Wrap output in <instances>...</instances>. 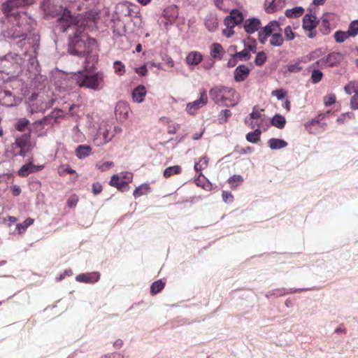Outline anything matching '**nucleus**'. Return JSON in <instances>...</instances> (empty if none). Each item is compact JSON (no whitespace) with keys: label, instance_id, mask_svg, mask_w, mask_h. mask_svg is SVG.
Returning a JSON list of instances; mask_svg holds the SVG:
<instances>
[{"label":"nucleus","instance_id":"nucleus-1","mask_svg":"<svg viewBox=\"0 0 358 358\" xmlns=\"http://www.w3.org/2000/svg\"><path fill=\"white\" fill-rule=\"evenodd\" d=\"M60 14L58 16L56 27L62 32H65L69 28L76 30L73 37H70L69 44V52L72 55L87 57L85 62L88 64L90 59L95 60V55L87 57L93 51L96 45V41L93 38H88L85 41L81 36L84 27L80 24L81 16L73 17L66 8H59Z\"/></svg>","mask_w":358,"mask_h":358},{"label":"nucleus","instance_id":"nucleus-2","mask_svg":"<svg viewBox=\"0 0 358 358\" xmlns=\"http://www.w3.org/2000/svg\"><path fill=\"white\" fill-rule=\"evenodd\" d=\"M210 98L216 103H223L227 106V102L234 106L238 103V95L235 90L224 86H216L209 92Z\"/></svg>","mask_w":358,"mask_h":358},{"label":"nucleus","instance_id":"nucleus-3","mask_svg":"<svg viewBox=\"0 0 358 358\" xmlns=\"http://www.w3.org/2000/svg\"><path fill=\"white\" fill-rule=\"evenodd\" d=\"M122 131V129L114 124L103 122L94 136V141L97 146H102L110 142L112 139Z\"/></svg>","mask_w":358,"mask_h":358},{"label":"nucleus","instance_id":"nucleus-4","mask_svg":"<svg viewBox=\"0 0 358 358\" xmlns=\"http://www.w3.org/2000/svg\"><path fill=\"white\" fill-rule=\"evenodd\" d=\"M25 59L15 53H8L0 58V71L8 75L15 74L21 71Z\"/></svg>","mask_w":358,"mask_h":358},{"label":"nucleus","instance_id":"nucleus-5","mask_svg":"<svg viewBox=\"0 0 358 358\" xmlns=\"http://www.w3.org/2000/svg\"><path fill=\"white\" fill-rule=\"evenodd\" d=\"M103 80V75L96 73L92 75H83L80 72L76 76V83L79 87H85L93 90H98Z\"/></svg>","mask_w":358,"mask_h":358},{"label":"nucleus","instance_id":"nucleus-6","mask_svg":"<svg viewBox=\"0 0 358 358\" xmlns=\"http://www.w3.org/2000/svg\"><path fill=\"white\" fill-rule=\"evenodd\" d=\"M13 147L14 149H19V152L15 153V155L24 157L34 147V143L31 141V132L29 131L16 136Z\"/></svg>","mask_w":358,"mask_h":358},{"label":"nucleus","instance_id":"nucleus-7","mask_svg":"<svg viewBox=\"0 0 358 358\" xmlns=\"http://www.w3.org/2000/svg\"><path fill=\"white\" fill-rule=\"evenodd\" d=\"M52 105V101L46 102L43 96L33 94L27 101V110L30 113L34 114L43 112L51 107Z\"/></svg>","mask_w":358,"mask_h":358},{"label":"nucleus","instance_id":"nucleus-8","mask_svg":"<svg viewBox=\"0 0 358 358\" xmlns=\"http://www.w3.org/2000/svg\"><path fill=\"white\" fill-rule=\"evenodd\" d=\"M302 28L309 38H313L317 35L316 27L318 20L315 15L310 13L306 14L303 17Z\"/></svg>","mask_w":358,"mask_h":358},{"label":"nucleus","instance_id":"nucleus-9","mask_svg":"<svg viewBox=\"0 0 358 358\" xmlns=\"http://www.w3.org/2000/svg\"><path fill=\"white\" fill-rule=\"evenodd\" d=\"M33 0H8L3 4V11L7 16L13 15L17 20L20 14L15 12V8L32 3Z\"/></svg>","mask_w":358,"mask_h":358},{"label":"nucleus","instance_id":"nucleus-10","mask_svg":"<svg viewBox=\"0 0 358 358\" xmlns=\"http://www.w3.org/2000/svg\"><path fill=\"white\" fill-rule=\"evenodd\" d=\"M343 59V55L341 52H333L329 53L327 57H322L315 63L313 64V66H320L323 68L324 66L333 67L338 65Z\"/></svg>","mask_w":358,"mask_h":358},{"label":"nucleus","instance_id":"nucleus-11","mask_svg":"<svg viewBox=\"0 0 358 358\" xmlns=\"http://www.w3.org/2000/svg\"><path fill=\"white\" fill-rule=\"evenodd\" d=\"M280 31L281 28L280 22L276 20L271 21L267 25H266L259 31V41L262 44H264L270 36Z\"/></svg>","mask_w":358,"mask_h":358},{"label":"nucleus","instance_id":"nucleus-12","mask_svg":"<svg viewBox=\"0 0 358 358\" xmlns=\"http://www.w3.org/2000/svg\"><path fill=\"white\" fill-rule=\"evenodd\" d=\"M208 103V96L206 91L203 90L200 92V96L198 99L195 100L193 102L188 103L186 105L185 110L189 115H195L196 112L203 106H205Z\"/></svg>","mask_w":358,"mask_h":358},{"label":"nucleus","instance_id":"nucleus-13","mask_svg":"<svg viewBox=\"0 0 358 358\" xmlns=\"http://www.w3.org/2000/svg\"><path fill=\"white\" fill-rule=\"evenodd\" d=\"M243 20V13L236 9L232 10L229 15L224 19V24L227 27L234 28L236 25L241 24Z\"/></svg>","mask_w":358,"mask_h":358},{"label":"nucleus","instance_id":"nucleus-14","mask_svg":"<svg viewBox=\"0 0 358 358\" xmlns=\"http://www.w3.org/2000/svg\"><path fill=\"white\" fill-rule=\"evenodd\" d=\"M17 103L15 97L10 91L6 90L0 87V104L7 107L13 106Z\"/></svg>","mask_w":358,"mask_h":358},{"label":"nucleus","instance_id":"nucleus-15","mask_svg":"<svg viewBox=\"0 0 358 358\" xmlns=\"http://www.w3.org/2000/svg\"><path fill=\"white\" fill-rule=\"evenodd\" d=\"M130 107L124 101H119L115 108V114L117 118L120 120H126L129 117Z\"/></svg>","mask_w":358,"mask_h":358},{"label":"nucleus","instance_id":"nucleus-16","mask_svg":"<svg viewBox=\"0 0 358 358\" xmlns=\"http://www.w3.org/2000/svg\"><path fill=\"white\" fill-rule=\"evenodd\" d=\"M44 168L43 165L35 166L31 162L24 164L18 171V175L20 177H26L29 174L41 171Z\"/></svg>","mask_w":358,"mask_h":358},{"label":"nucleus","instance_id":"nucleus-17","mask_svg":"<svg viewBox=\"0 0 358 358\" xmlns=\"http://www.w3.org/2000/svg\"><path fill=\"white\" fill-rule=\"evenodd\" d=\"M100 274L99 272H91L87 273H81L76 277L78 282L85 283H94L99 280Z\"/></svg>","mask_w":358,"mask_h":358},{"label":"nucleus","instance_id":"nucleus-18","mask_svg":"<svg viewBox=\"0 0 358 358\" xmlns=\"http://www.w3.org/2000/svg\"><path fill=\"white\" fill-rule=\"evenodd\" d=\"M261 26V21L255 17L248 19L244 22L245 31L248 34H253L258 31Z\"/></svg>","mask_w":358,"mask_h":358},{"label":"nucleus","instance_id":"nucleus-19","mask_svg":"<svg viewBox=\"0 0 358 358\" xmlns=\"http://www.w3.org/2000/svg\"><path fill=\"white\" fill-rule=\"evenodd\" d=\"M250 69L245 65H239L234 71V79L236 82L244 81L250 73Z\"/></svg>","mask_w":358,"mask_h":358},{"label":"nucleus","instance_id":"nucleus-20","mask_svg":"<svg viewBox=\"0 0 358 358\" xmlns=\"http://www.w3.org/2000/svg\"><path fill=\"white\" fill-rule=\"evenodd\" d=\"M147 94V90L143 85H138L132 92V99L136 103L143 101Z\"/></svg>","mask_w":358,"mask_h":358},{"label":"nucleus","instance_id":"nucleus-21","mask_svg":"<svg viewBox=\"0 0 358 358\" xmlns=\"http://www.w3.org/2000/svg\"><path fill=\"white\" fill-rule=\"evenodd\" d=\"M61 115V110H55L40 120L45 125V127L50 128L56 122L57 119Z\"/></svg>","mask_w":358,"mask_h":358},{"label":"nucleus","instance_id":"nucleus-22","mask_svg":"<svg viewBox=\"0 0 358 358\" xmlns=\"http://www.w3.org/2000/svg\"><path fill=\"white\" fill-rule=\"evenodd\" d=\"M110 185L115 187L122 192L127 191L129 188L127 182L122 180L121 178L117 175H114L111 177Z\"/></svg>","mask_w":358,"mask_h":358},{"label":"nucleus","instance_id":"nucleus-23","mask_svg":"<svg viewBox=\"0 0 358 358\" xmlns=\"http://www.w3.org/2000/svg\"><path fill=\"white\" fill-rule=\"evenodd\" d=\"M202 59L203 57L200 52L197 51H192L187 55L186 57V62L188 65L196 66L202 61Z\"/></svg>","mask_w":358,"mask_h":358},{"label":"nucleus","instance_id":"nucleus-24","mask_svg":"<svg viewBox=\"0 0 358 358\" xmlns=\"http://www.w3.org/2000/svg\"><path fill=\"white\" fill-rule=\"evenodd\" d=\"M92 148L87 145H80L76 149V155L80 159H85L91 155Z\"/></svg>","mask_w":358,"mask_h":358},{"label":"nucleus","instance_id":"nucleus-25","mask_svg":"<svg viewBox=\"0 0 358 358\" xmlns=\"http://www.w3.org/2000/svg\"><path fill=\"white\" fill-rule=\"evenodd\" d=\"M268 143L271 150L281 149L287 145V143L284 140L274 138L269 139Z\"/></svg>","mask_w":358,"mask_h":358},{"label":"nucleus","instance_id":"nucleus-26","mask_svg":"<svg viewBox=\"0 0 358 358\" xmlns=\"http://www.w3.org/2000/svg\"><path fill=\"white\" fill-rule=\"evenodd\" d=\"M270 45L274 47H280L284 43V38L280 32L275 33L270 36Z\"/></svg>","mask_w":358,"mask_h":358},{"label":"nucleus","instance_id":"nucleus-27","mask_svg":"<svg viewBox=\"0 0 358 358\" xmlns=\"http://www.w3.org/2000/svg\"><path fill=\"white\" fill-rule=\"evenodd\" d=\"M271 124L273 126L281 129L285 127L286 120L284 116L280 114H276L271 119Z\"/></svg>","mask_w":358,"mask_h":358},{"label":"nucleus","instance_id":"nucleus-28","mask_svg":"<svg viewBox=\"0 0 358 358\" xmlns=\"http://www.w3.org/2000/svg\"><path fill=\"white\" fill-rule=\"evenodd\" d=\"M224 53L222 45L219 43H214L212 46L210 55L215 59H221Z\"/></svg>","mask_w":358,"mask_h":358},{"label":"nucleus","instance_id":"nucleus-29","mask_svg":"<svg viewBox=\"0 0 358 358\" xmlns=\"http://www.w3.org/2000/svg\"><path fill=\"white\" fill-rule=\"evenodd\" d=\"M29 120L25 117H21L17 120L15 124V128L20 132H24L29 127Z\"/></svg>","mask_w":358,"mask_h":358},{"label":"nucleus","instance_id":"nucleus-30","mask_svg":"<svg viewBox=\"0 0 358 358\" xmlns=\"http://www.w3.org/2000/svg\"><path fill=\"white\" fill-rule=\"evenodd\" d=\"M304 9L301 6L294 7L285 10V15L287 17H299L303 15Z\"/></svg>","mask_w":358,"mask_h":358},{"label":"nucleus","instance_id":"nucleus-31","mask_svg":"<svg viewBox=\"0 0 358 358\" xmlns=\"http://www.w3.org/2000/svg\"><path fill=\"white\" fill-rule=\"evenodd\" d=\"M34 131L37 133L38 136H44L46 134V130L45 125L41 122V120L36 121L32 124Z\"/></svg>","mask_w":358,"mask_h":358},{"label":"nucleus","instance_id":"nucleus-32","mask_svg":"<svg viewBox=\"0 0 358 358\" xmlns=\"http://www.w3.org/2000/svg\"><path fill=\"white\" fill-rule=\"evenodd\" d=\"M181 167L180 166H173L166 168L164 171V176L165 178H169L172 175L179 174L181 172Z\"/></svg>","mask_w":358,"mask_h":358},{"label":"nucleus","instance_id":"nucleus-33","mask_svg":"<svg viewBox=\"0 0 358 358\" xmlns=\"http://www.w3.org/2000/svg\"><path fill=\"white\" fill-rule=\"evenodd\" d=\"M261 133L262 131L259 129H256L253 132L248 133L246 135V139L250 143H255L259 140Z\"/></svg>","mask_w":358,"mask_h":358},{"label":"nucleus","instance_id":"nucleus-34","mask_svg":"<svg viewBox=\"0 0 358 358\" xmlns=\"http://www.w3.org/2000/svg\"><path fill=\"white\" fill-rule=\"evenodd\" d=\"M150 190V187L147 184H143L136 188L134 191V196L135 198L139 197L142 195L146 194Z\"/></svg>","mask_w":358,"mask_h":358},{"label":"nucleus","instance_id":"nucleus-35","mask_svg":"<svg viewBox=\"0 0 358 358\" xmlns=\"http://www.w3.org/2000/svg\"><path fill=\"white\" fill-rule=\"evenodd\" d=\"M344 90L348 94L352 93L358 94V83L356 81L350 82L345 86Z\"/></svg>","mask_w":358,"mask_h":358},{"label":"nucleus","instance_id":"nucleus-36","mask_svg":"<svg viewBox=\"0 0 358 358\" xmlns=\"http://www.w3.org/2000/svg\"><path fill=\"white\" fill-rule=\"evenodd\" d=\"M34 223V219L28 217L22 223H19L16 226V229L19 234H21L27 229L28 227Z\"/></svg>","mask_w":358,"mask_h":358},{"label":"nucleus","instance_id":"nucleus-37","mask_svg":"<svg viewBox=\"0 0 358 358\" xmlns=\"http://www.w3.org/2000/svg\"><path fill=\"white\" fill-rule=\"evenodd\" d=\"M301 289H294V288H290L287 290L285 289H277L273 290L271 292V295H277V296H283L285 294H289L295 293V292L301 291Z\"/></svg>","mask_w":358,"mask_h":358},{"label":"nucleus","instance_id":"nucleus-38","mask_svg":"<svg viewBox=\"0 0 358 358\" xmlns=\"http://www.w3.org/2000/svg\"><path fill=\"white\" fill-rule=\"evenodd\" d=\"M349 37H350V36L348 35V31H337L334 34V39L337 43H339L344 42Z\"/></svg>","mask_w":358,"mask_h":358},{"label":"nucleus","instance_id":"nucleus-39","mask_svg":"<svg viewBox=\"0 0 358 358\" xmlns=\"http://www.w3.org/2000/svg\"><path fill=\"white\" fill-rule=\"evenodd\" d=\"M208 159L206 157H203L199 159L198 162L194 164V170L199 172L208 166Z\"/></svg>","mask_w":358,"mask_h":358},{"label":"nucleus","instance_id":"nucleus-40","mask_svg":"<svg viewBox=\"0 0 358 358\" xmlns=\"http://www.w3.org/2000/svg\"><path fill=\"white\" fill-rule=\"evenodd\" d=\"M164 287V283L161 280L154 282L150 287V292L152 294H156L159 292Z\"/></svg>","mask_w":358,"mask_h":358},{"label":"nucleus","instance_id":"nucleus-41","mask_svg":"<svg viewBox=\"0 0 358 358\" xmlns=\"http://www.w3.org/2000/svg\"><path fill=\"white\" fill-rule=\"evenodd\" d=\"M348 33L350 37H355L358 34V20H354L350 24Z\"/></svg>","mask_w":358,"mask_h":358},{"label":"nucleus","instance_id":"nucleus-42","mask_svg":"<svg viewBox=\"0 0 358 358\" xmlns=\"http://www.w3.org/2000/svg\"><path fill=\"white\" fill-rule=\"evenodd\" d=\"M323 77V73L320 70L314 69L311 73V82L314 84L318 83L321 81Z\"/></svg>","mask_w":358,"mask_h":358},{"label":"nucleus","instance_id":"nucleus-43","mask_svg":"<svg viewBox=\"0 0 358 358\" xmlns=\"http://www.w3.org/2000/svg\"><path fill=\"white\" fill-rule=\"evenodd\" d=\"M113 68L115 72L120 76H122L125 72V66L120 61H115L113 64Z\"/></svg>","mask_w":358,"mask_h":358},{"label":"nucleus","instance_id":"nucleus-44","mask_svg":"<svg viewBox=\"0 0 358 358\" xmlns=\"http://www.w3.org/2000/svg\"><path fill=\"white\" fill-rule=\"evenodd\" d=\"M262 111L255 110V108H253L252 112L250 114V116L253 120H261V121H266V116L265 115L262 114Z\"/></svg>","mask_w":358,"mask_h":358},{"label":"nucleus","instance_id":"nucleus-45","mask_svg":"<svg viewBox=\"0 0 358 358\" xmlns=\"http://www.w3.org/2000/svg\"><path fill=\"white\" fill-rule=\"evenodd\" d=\"M323 119V116L319 115L316 118L313 119L310 122H307L305 124L306 129L310 132L312 133V126H314L315 124H320V121Z\"/></svg>","mask_w":358,"mask_h":358},{"label":"nucleus","instance_id":"nucleus-46","mask_svg":"<svg viewBox=\"0 0 358 358\" xmlns=\"http://www.w3.org/2000/svg\"><path fill=\"white\" fill-rule=\"evenodd\" d=\"M231 113L229 110H222L219 115V122L223 124L227 122L228 118L231 116Z\"/></svg>","mask_w":358,"mask_h":358},{"label":"nucleus","instance_id":"nucleus-47","mask_svg":"<svg viewBox=\"0 0 358 358\" xmlns=\"http://www.w3.org/2000/svg\"><path fill=\"white\" fill-rule=\"evenodd\" d=\"M320 30L324 35H327L330 32V24L327 20H322Z\"/></svg>","mask_w":358,"mask_h":358},{"label":"nucleus","instance_id":"nucleus-48","mask_svg":"<svg viewBox=\"0 0 358 358\" xmlns=\"http://www.w3.org/2000/svg\"><path fill=\"white\" fill-rule=\"evenodd\" d=\"M284 34L287 41H292L296 37V34L290 26H287L284 29Z\"/></svg>","mask_w":358,"mask_h":358},{"label":"nucleus","instance_id":"nucleus-49","mask_svg":"<svg viewBox=\"0 0 358 358\" xmlns=\"http://www.w3.org/2000/svg\"><path fill=\"white\" fill-rule=\"evenodd\" d=\"M96 166L101 171H106L113 166V163L112 162H100L97 164Z\"/></svg>","mask_w":358,"mask_h":358},{"label":"nucleus","instance_id":"nucleus-50","mask_svg":"<svg viewBox=\"0 0 358 358\" xmlns=\"http://www.w3.org/2000/svg\"><path fill=\"white\" fill-rule=\"evenodd\" d=\"M266 56L264 52L257 53L255 59V64L257 66H262L266 62Z\"/></svg>","mask_w":358,"mask_h":358},{"label":"nucleus","instance_id":"nucleus-51","mask_svg":"<svg viewBox=\"0 0 358 358\" xmlns=\"http://www.w3.org/2000/svg\"><path fill=\"white\" fill-rule=\"evenodd\" d=\"M234 55L237 57H239L241 60L247 61L250 57V53H249V51H248V49H245V50H242L241 52H236Z\"/></svg>","mask_w":358,"mask_h":358},{"label":"nucleus","instance_id":"nucleus-52","mask_svg":"<svg viewBox=\"0 0 358 358\" xmlns=\"http://www.w3.org/2000/svg\"><path fill=\"white\" fill-rule=\"evenodd\" d=\"M336 98L335 94H330L326 96L324 99L325 106H331L336 102Z\"/></svg>","mask_w":358,"mask_h":358},{"label":"nucleus","instance_id":"nucleus-53","mask_svg":"<svg viewBox=\"0 0 358 358\" xmlns=\"http://www.w3.org/2000/svg\"><path fill=\"white\" fill-rule=\"evenodd\" d=\"M287 69L289 72L297 73V72H299L302 69V67L300 66L299 63H294V64L288 65Z\"/></svg>","mask_w":358,"mask_h":358},{"label":"nucleus","instance_id":"nucleus-54","mask_svg":"<svg viewBox=\"0 0 358 358\" xmlns=\"http://www.w3.org/2000/svg\"><path fill=\"white\" fill-rule=\"evenodd\" d=\"M282 0H272L269 6L266 8V12L268 13H274L276 10V4L278 2H280Z\"/></svg>","mask_w":358,"mask_h":358},{"label":"nucleus","instance_id":"nucleus-55","mask_svg":"<svg viewBox=\"0 0 358 358\" xmlns=\"http://www.w3.org/2000/svg\"><path fill=\"white\" fill-rule=\"evenodd\" d=\"M243 180V178L240 175H234L231 177H230L228 180V182L231 184V186L233 187V184L234 182L241 183Z\"/></svg>","mask_w":358,"mask_h":358},{"label":"nucleus","instance_id":"nucleus-56","mask_svg":"<svg viewBox=\"0 0 358 358\" xmlns=\"http://www.w3.org/2000/svg\"><path fill=\"white\" fill-rule=\"evenodd\" d=\"M78 201V199L76 195L70 196L67 200V206L69 208H74Z\"/></svg>","mask_w":358,"mask_h":358},{"label":"nucleus","instance_id":"nucleus-57","mask_svg":"<svg viewBox=\"0 0 358 358\" xmlns=\"http://www.w3.org/2000/svg\"><path fill=\"white\" fill-rule=\"evenodd\" d=\"M271 94L276 96L278 100H281L285 96V92L282 89L273 90Z\"/></svg>","mask_w":358,"mask_h":358},{"label":"nucleus","instance_id":"nucleus-58","mask_svg":"<svg viewBox=\"0 0 358 358\" xmlns=\"http://www.w3.org/2000/svg\"><path fill=\"white\" fill-rule=\"evenodd\" d=\"M350 106L354 110L358 109V94H355L350 101Z\"/></svg>","mask_w":358,"mask_h":358},{"label":"nucleus","instance_id":"nucleus-59","mask_svg":"<svg viewBox=\"0 0 358 358\" xmlns=\"http://www.w3.org/2000/svg\"><path fill=\"white\" fill-rule=\"evenodd\" d=\"M102 191V186L99 182H94L92 185V192L94 194H99Z\"/></svg>","mask_w":358,"mask_h":358},{"label":"nucleus","instance_id":"nucleus-60","mask_svg":"<svg viewBox=\"0 0 358 358\" xmlns=\"http://www.w3.org/2000/svg\"><path fill=\"white\" fill-rule=\"evenodd\" d=\"M222 199L224 202L232 201L233 195L229 192L223 191Z\"/></svg>","mask_w":358,"mask_h":358},{"label":"nucleus","instance_id":"nucleus-61","mask_svg":"<svg viewBox=\"0 0 358 358\" xmlns=\"http://www.w3.org/2000/svg\"><path fill=\"white\" fill-rule=\"evenodd\" d=\"M147 71H148V70L145 65L136 69V73L141 76H145L147 73Z\"/></svg>","mask_w":358,"mask_h":358},{"label":"nucleus","instance_id":"nucleus-62","mask_svg":"<svg viewBox=\"0 0 358 358\" xmlns=\"http://www.w3.org/2000/svg\"><path fill=\"white\" fill-rule=\"evenodd\" d=\"M121 179L122 178H124L126 180L125 182H127V184L131 181L132 178H133V174L131 173V172H125V173H121Z\"/></svg>","mask_w":358,"mask_h":358},{"label":"nucleus","instance_id":"nucleus-63","mask_svg":"<svg viewBox=\"0 0 358 358\" xmlns=\"http://www.w3.org/2000/svg\"><path fill=\"white\" fill-rule=\"evenodd\" d=\"M163 60L164 62H165V64L169 66V67H173L174 66V62L173 60L172 59V58L171 57H169V55H165L164 57H163Z\"/></svg>","mask_w":358,"mask_h":358},{"label":"nucleus","instance_id":"nucleus-64","mask_svg":"<svg viewBox=\"0 0 358 358\" xmlns=\"http://www.w3.org/2000/svg\"><path fill=\"white\" fill-rule=\"evenodd\" d=\"M237 64V57L235 55H233L231 58H230L227 62V66L229 68L234 67Z\"/></svg>","mask_w":358,"mask_h":358}]
</instances>
